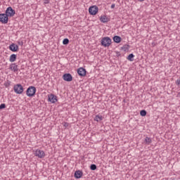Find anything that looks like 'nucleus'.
<instances>
[{"label":"nucleus","mask_w":180,"mask_h":180,"mask_svg":"<svg viewBox=\"0 0 180 180\" xmlns=\"http://www.w3.org/2000/svg\"><path fill=\"white\" fill-rule=\"evenodd\" d=\"M112 44V39L109 37H105L101 39V46L103 47H109Z\"/></svg>","instance_id":"obj_1"},{"label":"nucleus","mask_w":180,"mask_h":180,"mask_svg":"<svg viewBox=\"0 0 180 180\" xmlns=\"http://www.w3.org/2000/svg\"><path fill=\"white\" fill-rule=\"evenodd\" d=\"M26 94L29 97L34 96L36 95V87L31 86L27 88Z\"/></svg>","instance_id":"obj_2"},{"label":"nucleus","mask_w":180,"mask_h":180,"mask_svg":"<svg viewBox=\"0 0 180 180\" xmlns=\"http://www.w3.org/2000/svg\"><path fill=\"white\" fill-rule=\"evenodd\" d=\"M25 89H23V86L20 84H17L14 85L13 90L15 94H18V95H20V94H23V91Z\"/></svg>","instance_id":"obj_3"},{"label":"nucleus","mask_w":180,"mask_h":180,"mask_svg":"<svg viewBox=\"0 0 180 180\" xmlns=\"http://www.w3.org/2000/svg\"><path fill=\"white\" fill-rule=\"evenodd\" d=\"M15 11L12 8V7H8L6 10L5 14L8 18H13V16H15Z\"/></svg>","instance_id":"obj_4"},{"label":"nucleus","mask_w":180,"mask_h":180,"mask_svg":"<svg viewBox=\"0 0 180 180\" xmlns=\"http://www.w3.org/2000/svg\"><path fill=\"white\" fill-rule=\"evenodd\" d=\"M8 20H9V18L6 14L5 13L0 14V22L1 23H3L4 25H6V23H8Z\"/></svg>","instance_id":"obj_5"},{"label":"nucleus","mask_w":180,"mask_h":180,"mask_svg":"<svg viewBox=\"0 0 180 180\" xmlns=\"http://www.w3.org/2000/svg\"><path fill=\"white\" fill-rule=\"evenodd\" d=\"M98 11H99V8L96 6H92L89 8V13L90 15H96V13H98Z\"/></svg>","instance_id":"obj_6"},{"label":"nucleus","mask_w":180,"mask_h":180,"mask_svg":"<svg viewBox=\"0 0 180 180\" xmlns=\"http://www.w3.org/2000/svg\"><path fill=\"white\" fill-rule=\"evenodd\" d=\"M48 101L51 102V103H56L57 102V96L53 94H51L48 96Z\"/></svg>","instance_id":"obj_7"},{"label":"nucleus","mask_w":180,"mask_h":180,"mask_svg":"<svg viewBox=\"0 0 180 180\" xmlns=\"http://www.w3.org/2000/svg\"><path fill=\"white\" fill-rule=\"evenodd\" d=\"M34 155L38 157V158H44L46 154L44 153V151L37 149L34 153Z\"/></svg>","instance_id":"obj_8"},{"label":"nucleus","mask_w":180,"mask_h":180,"mask_svg":"<svg viewBox=\"0 0 180 180\" xmlns=\"http://www.w3.org/2000/svg\"><path fill=\"white\" fill-rule=\"evenodd\" d=\"M63 79L67 82H71L72 81V75L70 73H66L63 75Z\"/></svg>","instance_id":"obj_9"},{"label":"nucleus","mask_w":180,"mask_h":180,"mask_svg":"<svg viewBox=\"0 0 180 180\" xmlns=\"http://www.w3.org/2000/svg\"><path fill=\"white\" fill-rule=\"evenodd\" d=\"M9 50L15 53L16 51H19V46L16 44L13 43L9 46Z\"/></svg>","instance_id":"obj_10"},{"label":"nucleus","mask_w":180,"mask_h":180,"mask_svg":"<svg viewBox=\"0 0 180 180\" xmlns=\"http://www.w3.org/2000/svg\"><path fill=\"white\" fill-rule=\"evenodd\" d=\"M77 74L79 75V77H85L86 75V70L84 68H79L77 70Z\"/></svg>","instance_id":"obj_11"},{"label":"nucleus","mask_w":180,"mask_h":180,"mask_svg":"<svg viewBox=\"0 0 180 180\" xmlns=\"http://www.w3.org/2000/svg\"><path fill=\"white\" fill-rule=\"evenodd\" d=\"M9 70L14 72H18V71H19V68H18V65H16V63H11L9 66Z\"/></svg>","instance_id":"obj_12"},{"label":"nucleus","mask_w":180,"mask_h":180,"mask_svg":"<svg viewBox=\"0 0 180 180\" xmlns=\"http://www.w3.org/2000/svg\"><path fill=\"white\" fill-rule=\"evenodd\" d=\"M83 175H84V173L81 170H77L75 172V178H76V179H79V178H82Z\"/></svg>","instance_id":"obj_13"},{"label":"nucleus","mask_w":180,"mask_h":180,"mask_svg":"<svg viewBox=\"0 0 180 180\" xmlns=\"http://www.w3.org/2000/svg\"><path fill=\"white\" fill-rule=\"evenodd\" d=\"M100 20L101 22H102V23H108V22L109 21V18H108L106 15H101L100 18Z\"/></svg>","instance_id":"obj_14"},{"label":"nucleus","mask_w":180,"mask_h":180,"mask_svg":"<svg viewBox=\"0 0 180 180\" xmlns=\"http://www.w3.org/2000/svg\"><path fill=\"white\" fill-rule=\"evenodd\" d=\"M16 58H18V56H16V54L15 53L11 54L9 58L10 63H15V61H16Z\"/></svg>","instance_id":"obj_15"},{"label":"nucleus","mask_w":180,"mask_h":180,"mask_svg":"<svg viewBox=\"0 0 180 180\" xmlns=\"http://www.w3.org/2000/svg\"><path fill=\"white\" fill-rule=\"evenodd\" d=\"M113 41H115V43H120V41H122V37H120V36L115 35L113 37Z\"/></svg>","instance_id":"obj_16"},{"label":"nucleus","mask_w":180,"mask_h":180,"mask_svg":"<svg viewBox=\"0 0 180 180\" xmlns=\"http://www.w3.org/2000/svg\"><path fill=\"white\" fill-rule=\"evenodd\" d=\"M103 117H102V115H96L94 120L95 122H101V120H103Z\"/></svg>","instance_id":"obj_17"},{"label":"nucleus","mask_w":180,"mask_h":180,"mask_svg":"<svg viewBox=\"0 0 180 180\" xmlns=\"http://www.w3.org/2000/svg\"><path fill=\"white\" fill-rule=\"evenodd\" d=\"M127 60H129V61H134V54L131 53L127 56Z\"/></svg>","instance_id":"obj_18"},{"label":"nucleus","mask_w":180,"mask_h":180,"mask_svg":"<svg viewBox=\"0 0 180 180\" xmlns=\"http://www.w3.org/2000/svg\"><path fill=\"white\" fill-rule=\"evenodd\" d=\"M152 140L151 138H149L148 136H146L145 139V142L146 143V144H151L152 143Z\"/></svg>","instance_id":"obj_19"},{"label":"nucleus","mask_w":180,"mask_h":180,"mask_svg":"<svg viewBox=\"0 0 180 180\" xmlns=\"http://www.w3.org/2000/svg\"><path fill=\"white\" fill-rule=\"evenodd\" d=\"M69 43L70 39H68V38L64 39L63 41V44H64V46H67V44H68Z\"/></svg>","instance_id":"obj_20"},{"label":"nucleus","mask_w":180,"mask_h":180,"mask_svg":"<svg viewBox=\"0 0 180 180\" xmlns=\"http://www.w3.org/2000/svg\"><path fill=\"white\" fill-rule=\"evenodd\" d=\"M140 115H141V116H146L147 115V111H146L145 110H142L140 112Z\"/></svg>","instance_id":"obj_21"},{"label":"nucleus","mask_w":180,"mask_h":180,"mask_svg":"<svg viewBox=\"0 0 180 180\" xmlns=\"http://www.w3.org/2000/svg\"><path fill=\"white\" fill-rule=\"evenodd\" d=\"M90 169H91V171H95L96 169V165L95 164L91 165Z\"/></svg>","instance_id":"obj_22"},{"label":"nucleus","mask_w":180,"mask_h":180,"mask_svg":"<svg viewBox=\"0 0 180 180\" xmlns=\"http://www.w3.org/2000/svg\"><path fill=\"white\" fill-rule=\"evenodd\" d=\"M5 108H6V105H5V103L0 105V110L5 109Z\"/></svg>","instance_id":"obj_23"},{"label":"nucleus","mask_w":180,"mask_h":180,"mask_svg":"<svg viewBox=\"0 0 180 180\" xmlns=\"http://www.w3.org/2000/svg\"><path fill=\"white\" fill-rule=\"evenodd\" d=\"M176 85H177V86H180V78L176 81Z\"/></svg>","instance_id":"obj_24"},{"label":"nucleus","mask_w":180,"mask_h":180,"mask_svg":"<svg viewBox=\"0 0 180 180\" xmlns=\"http://www.w3.org/2000/svg\"><path fill=\"white\" fill-rule=\"evenodd\" d=\"M48 4H50V0H44V5H47Z\"/></svg>","instance_id":"obj_25"},{"label":"nucleus","mask_w":180,"mask_h":180,"mask_svg":"<svg viewBox=\"0 0 180 180\" xmlns=\"http://www.w3.org/2000/svg\"><path fill=\"white\" fill-rule=\"evenodd\" d=\"M63 126L65 127H68V122H63Z\"/></svg>","instance_id":"obj_26"},{"label":"nucleus","mask_w":180,"mask_h":180,"mask_svg":"<svg viewBox=\"0 0 180 180\" xmlns=\"http://www.w3.org/2000/svg\"><path fill=\"white\" fill-rule=\"evenodd\" d=\"M115 6H116V5L115 4H112L111 5V9H114Z\"/></svg>","instance_id":"obj_27"},{"label":"nucleus","mask_w":180,"mask_h":180,"mask_svg":"<svg viewBox=\"0 0 180 180\" xmlns=\"http://www.w3.org/2000/svg\"><path fill=\"white\" fill-rule=\"evenodd\" d=\"M9 85H11V84H10L9 82H7V83L6 84V87L8 88V86H9Z\"/></svg>","instance_id":"obj_28"},{"label":"nucleus","mask_w":180,"mask_h":180,"mask_svg":"<svg viewBox=\"0 0 180 180\" xmlns=\"http://www.w3.org/2000/svg\"><path fill=\"white\" fill-rule=\"evenodd\" d=\"M116 54H117V57L120 56V52H116Z\"/></svg>","instance_id":"obj_29"},{"label":"nucleus","mask_w":180,"mask_h":180,"mask_svg":"<svg viewBox=\"0 0 180 180\" xmlns=\"http://www.w3.org/2000/svg\"><path fill=\"white\" fill-rule=\"evenodd\" d=\"M122 49V50H124L126 49V46H124Z\"/></svg>","instance_id":"obj_30"},{"label":"nucleus","mask_w":180,"mask_h":180,"mask_svg":"<svg viewBox=\"0 0 180 180\" xmlns=\"http://www.w3.org/2000/svg\"><path fill=\"white\" fill-rule=\"evenodd\" d=\"M138 1H139V2H143V1H144V0H138Z\"/></svg>","instance_id":"obj_31"}]
</instances>
